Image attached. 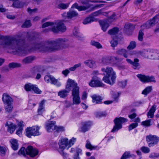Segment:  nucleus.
<instances>
[{"mask_svg":"<svg viewBox=\"0 0 159 159\" xmlns=\"http://www.w3.org/2000/svg\"><path fill=\"white\" fill-rule=\"evenodd\" d=\"M0 42L3 48L11 50L14 54L23 56L28 52V49L24 39H17L15 37L0 34Z\"/></svg>","mask_w":159,"mask_h":159,"instance_id":"nucleus-1","label":"nucleus"},{"mask_svg":"<svg viewBox=\"0 0 159 159\" xmlns=\"http://www.w3.org/2000/svg\"><path fill=\"white\" fill-rule=\"evenodd\" d=\"M67 40L65 38H59L55 40L46 43L41 42L34 44L33 50H38L40 51L51 52L62 49L66 48L65 43Z\"/></svg>","mask_w":159,"mask_h":159,"instance_id":"nucleus-2","label":"nucleus"},{"mask_svg":"<svg viewBox=\"0 0 159 159\" xmlns=\"http://www.w3.org/2000/svg\"><path fill=\"white\" fill-rule=\"evenodd\" d=\"M68 21L63 19V20L58 21L57 23L51 22H47L43 23L42 25V28H44L49 26H52L51 28L49 30H44L43 32H46L49 30H51L54 33H58L59 32H65L66 28L64 22H66Z\"/></svg>","mask_w":159,"mask_h":159,"instance_id":"nucleus-3","label":"nucleus"},{"mask_svg":"<svg viewBox=\"0 0 159 159\" xmlns=\"http://www.w3.org/2000/svg\"><path fill=\"white\" fill-rule=\"evenodd\" d=\"M101 70L105 72L103 75H105L102 78V80L105 82L111 85H113L115 83L116 75L112 68L107 66L106 68H102Z\"/></svg>","mask_w":159,"mask_h":159,"instance_id":"nucleus-4","label":"nucleus"},{"mask_svg":"<svg viewBox=\"0 0 159 159\" xmlns=\"http://www.w3.org/2000/svg\"><path fill=\"white\" fill-rule=\"evenodd\" d=\"M38 152L36 148L30 146L25 149L24 147H22L19 151L18 153L20 156L25 157L27 155H29L30 157H34L38 155Z\"/></svg>","mask_w":159,"mask_h":159,"instance_id":"nucleus-5","label":"nucleus"},{"mask_svg":"<svg viewBox=\"0 0 159 159\" xmlns=\"http://www.w3.org/2000/svg\"><path fill=\"white\" fill-rule=\"evenodd\" d=\"M127 119L124 117L116 118L114 120L115 125L111 132L114 133L120 129L122 128V123L127 122Z\"/></svg>","mask_w":159,"mask_h":159,"instance_id":"nucleus-6","label":"nucleus"},{"mask_svg":"<svg viewBox=\"0 0 159 159\" xmlns=\"http://www.w3.org/2000/svg\"><path fill=\"white\" fill-rule=\"evenodd\" d=\"M68 139L66 138L61 139L59 140L58 144L59 148L58 151L61 154L63 155V150L65 148H67L68 149L72 145L73 143L71 142L70 143L68 144Z\"/></svg>","mask_w":159,"mask_h":159,"instance_id":"nucleus-7","label":"nucleus"},{"mask_svg":"<svg viewBox=\"0 0 159 159\" xmlns=\"http://www.w3.org/2000/svg\"><path fill=\"white\" fill-rule=\"evenodd\" d=\"M40 127L39 126H33L31 127H28L25 129L26 135L29 138L31 136H38L40 134L39 131Z\"/></svg>","mask_w":159,"mask_h":159,"instance_id":"nucleus-8","label":"nucleus"},{"mask_svg":"<svg viewBox=\"0 0 159 159\" xmlns=\"http://www.w3.org/2000/svg\"><path fill=\"white\" fill-rule=\"evenodd\" d=\"M137 76L142 82L143 83L156 82L155 78L153 76H149L139 74L137 75Z\"/></svg>","mask_w":159,"mask_h":159,"instance_id":"nucleus-9","label":"nucleus"},{"mask_svg":"<svg viewBox=\"0 0 159 159\" xmlns=\"http://www.w3.org/2000/svg\"><path fill=\"white\" fill-rule=\"evenodd\" d=\"M159 13L157 15L153 18L147 21L146 23L141 26L143 29H149L153 26L159 21Z\"/></svg>","mask_w":159,"mask_h":159,"instance_id":"nucleus-10","label":"nucleus"},{"mask_svg":"<svg viewBox=\"0 0 159 159\" xmlns=\"http://www.w3.org/2000/svg\"><path fill=\"white\" fill-rule=\"evenodd\" d=\"M44 80L47 83H50L51 84L55 85L57 87L61 85V83L53 76L51 75H46L44 77Z\"/></svg>","mask_w":159,"mask_h":159,"instance_id":"nucleus-11","label":"nucleus"},{"mask_svg":"<svg viewBox=\"0 0 159 159\" xmlns=\"http://www.w3.org/2000/svg\"><path fill=\"white\" fill-rule=\"evenodd\" d=\"M146 141L148 143V146L151 147L157 143L159 138L155 135H149L147 136Z\"/></svg>","mask_w":159,"mask_h":159,"instance_id":"nucleus-12","label":"nucleus"},{"mask_svg":"<svg viewBox=\"0 0 159 159\" xmlns=\"http://www.w3.org/2000/svg\"><path fill=\"white\" fill-rule=\"evenodd\" d=\"M71 89H72V92L73 90L75 91L76 89H78V91H79V88L77 86V84L75 83L74 80L69 79L67 81L66 89L70 92Z\"/></svg>","mask_w":159,"mask_h":159,"instance_id":"nucleus-13","label":"nucleus"},{"mask_svg":"<svg viewBox=\"0 0 159 159\" xmlns=\"http://www.w3.org/2000/svg\"><path fill=\"white\" fill-rule=\"evenodd\" d=\"M25 89L27 91H33L37 94H40L42 92L36 85H34L30 83L26 84L25 86Z\"/></svg>","mask_w":159,"mask_h":159,"instance_id":"nucleus-14","label":"nucleus"},{"mask_svg":"<svg viewBox=\"0 0 159 159\" xmlns=\"http://www.w3.org/2000/svg\"><path fill=\"white\" fill-rule=\"evenodd\" d=\"M72 96L73 97V104L78 105L80 103L81 100L80 97L79 91L78 89L73 90L72 92Z\"/></svg>","mask_w":159,"mask_h":159,"instance_id":"nucleus-15","label":"nucleus"},{"mask_svg":"<svg viewBox=\"0 0 159 159\" xmlns=\"http://www.w3.org/2000/svg\"><path fill=\"white\" fill-rule=\"evenodd\" d=\"M89 85L93 87H103L105 85L95 77H93L89 83Z\"/></svg>","mask_w":159,"mask_h":159,"instance_id":"nucleus-16","label":"nucleus"},{"mask_svg":"<svg viewBox=\"0 0 159 159\" xmlns=\"http://www.w3.org/2000/svg\"><path fill=\"white\" fill-rule=\"evenodd\" d=\"M78 13L74 11H70L67 13L64 12L61 15L63 19L67 20V19H71L78 16Z\"/></svg>","mask_w":159,"mask_h":159,"instance_id":"nucleus-17","label":"nucleus"},{"mask_svg":"<svg viewBox=\"0 0 159 159\" xmlns=\"http://www.w3.org/2000/svg\"><path fill=\"white\" fill-rule=\"evenodd\" d=\"M5 125L7 127V131L11 134H12L15 131L16 127V125L10 122H7Z\"/></svg>","mask_w":159,"mask_h":159,"instance_id":"nucleus-18","label":"nucleus"},{"mask_svg":"<svg viewBox=\"0 0 159 159\" xmlns=\"http://www.w3.org/2000/svg\"><path fill=\"white\" fill-rule=\"evenodd\" d=\"M2 100L5 104H10L13 102L12 98L7 93H4L2 95Z\"/></svg>","mask_w":159,"mask_h":159,"instance_id":"nucleus-19","label":"nucleus"},{"mask_svg":"<svg viewBox=\"0 0 159 159\" xmlns=\"http://www.w3.org/2000/svg\"><path fill=\"white\" fill-rule=\"evenodd\" d=\"M55 124L56 122L53 121H49L46 123V129L48 132H52L54 130Z\"/></svg>","mask_w":159,"mask_h":159,"instance_id":"nucleus-20","label":"nucleus"},{"mask_svg":"<svg viewBox=\"0 0 159 159\" xmlns=\"http://www.w3.org/2000/svg\"><path fill=\"white\" fill-rule=\"evenodd\" d=\"M36 57L34 56H29L25 57L22 60V63L23 64H27L31 63L34 60Z\"/></svg>","mask_w":159,"mask_h":159,"instance_id":"nucleus-21","label":"nucleus"},{"mask_svg":"<svg viewBox=\"0 0 159 159\" xmlns=\"http://www.w3.org/2000/svg\"><path fill=\"white\" fill-rule=\"evenodd\" d=\"M153 50L151 49H144L142 52V55L145 58L152 59V55Z\"/></svg>","mask_w":159,"mask_h":159,"instance_id":"nucleus-22","label":"nucleus"},{"mask_svg":"<svg viewBox=\"0 0 159 159\" xmlns=\"http://www.w3.org/2000/svg\"><path fill=\"white\" fill-rule=\"evenodd\" d=\"M116 53L118 55H123L126 58L128 57V51L126 49L124 48L117 49Z\"/></svg>","mask_w":159,"mask_h":159,"instance_id":"nucleus-23","label":"nucleus"},{"mask_svg":"<svg viewBox=\"0 0 159 159\" xmlns=\"http://www.w3.org/2000/svg\"><path fill=\"white\" fill-rule=\"evenodd\" d=\"M92 125V123L90 121L85 122L81 128V131L83 132L88 131Z\"/></svg>","mask_w":159,"mask_h":159,"instance_id":"nucleus-24","label":"nucleus"},{"mask_svg":"<svg viewBox=\"0 0 159 159\" xmlns=\"http://www.w3.org/2000/svg\"><path fill=\"white\" fill-rule=\"evenodd\" d=\"M69 92L66 89H63L59 91L58 93V95L61 98H65L68 95Z\"/></svg>","mask_w":159,"mask_h":159,"instance_id":"nucleus-25","label":"nucleus"},{"mask_svg":"<svg viewBox=\"0 0 159 159\" xmlns=\"http://www.w3.org/2000/svg\"><path fill=\"white\" fill-rule=\"evenodd\" d=\"M99 23L102 30L103 31L105 32L109 25L107 21L105 20H100Z\"/></svg>","mask_w":159,"mask_h":159,"instance_id":"nucleus-26","label":"nucleus"},{"mask_svg":"<svg viewBox=\"0 0 159 159\" xmlns=\"http://www.w3.org/2000/svg\"><path fill=\"white\" fill-rule=\"evenodd\" d=\"M157 106L154 105L150 108L147 113V116L148 118H152L154 117L155 112L156 110Z\"/></svg>","mask_w":159,"mask_h":159,"instance_id":"nucleus-27","label":"nucleus"},{"mask_svg":"<svg viewBox=\"0 0 159 159\" xmlns=\"http://www.w3.org/2000/svg\"><path fill=\"white\" fill-rule=\"evenodd\" d=\"M11 144V147L12 149L15 150H17L18 148V141L15 139H11L10 140Z\"/></svg>","mask_w":159,"mask_h":159,"instance_id":"nucleus-28","label":"nucleus"},{"mask_svg":"<svg viewBox=\"0 0 159 159\" xmlns=\"http://www.w3.org/2000/svg\"><path fill=\"white\" fill-rule=\"evenodd\" d=\"M45 102V101L43 100L39 104V106L38 110V113L39 115H41L45 111L44 104Z\"/></svg>","mask_w":159,"mask_h":159,"instance_id":"nucleus-29","label":"nucleus"},{"mask_svg":"<svg viewBox=\"0 0 159 159\" xmlns=\"http://www.w3.org/2000/svg\"><path fill=\"white\" fill-rule=\"evenodd\" d=\"M92 101L93 102L98 104L101 103L102 102V97L96 95H93L92 97Z\"/></svg>","mask_w":159,"mask_h":159,"instance_id":"nucleus-30","label":"nucleus"},{"mask_svg":"<svg viewBox=\"0 0 159 159\" xmlns=\"http://www.w3.org/2000/svg\"><path fill=\"white\" fill-rule=\"evenodd\" d=\"M112 57L110 56H107L102 58V61L103 64L107 65L111 63Z\"/></svg>","mask_w":159,"mask_h":159,"instance_id":"nucleus-31","label":"nucleus"},{"mask_svg":"<svg viewBox=\"0 0 159 159\" xmlns=\"http://www.w3.org/2000/svg\"><path fill=\"white\" fill-rule=\"evenodd\" d=\"M72 7L75 8L77 9L79 11H85L88 9V6L87 7H84V6H79L78 4L76 3L73 5Z\"/></svg>","mask_w":159,"mask_h":159,"instance_id":"nucleus-32","label":"nucleus"},{"mask_svg":"<svg viewBox=\"0 0 159 159\" xmlns=\"http://www.w3.org/2000/svg\"><path fill=\"white\" fill-rule=\"evenodd\" d=\"M134 154H131L129 152H125L121 156L120 159H127L131 157H135Z\"/></svg>","mask_w":159,"mask_h":159,"instance_id":"nucleus-33","label":"nucleus"},{"mask_svg":"<svg viewBox=\"0 0 159 159\" xmlns=\"http://www.w3.org/2000/svg\"><path fill=\"white\" fill-rule=\"evenodd\" d=\"M64 128L61 126H55L54 127V130L55 131L54 132V134L55 135H56L58 133L61 132L64 130Z\"/></svg>","mask_w":159,"mask_h":159,"instance_id":"nucleus-34","label":"nucleus"},{"mask_svg":"<svg viewBox=\"0 0 159 159\" xmlns=\"http://www.w3.org/2000/svg\"><path fill=\"white\" fill-rule=\"evenodd\" d=\"M84 64L90 68H93L95 65V62L93 60H88L84 62Z\"/></svg>","mask_w":159,"mask_h":159,"instance_id":"nucleus-35","label":"nucleus"},{"mask_svg":"<svg viewBox=\"0 0 159 159\" xmlns=\"http://www.w3.org/2000/svg\"><path fill=\"white\" fill-rule=\"evenodd\" d=\"M139 60L137 58H135L134 60V61L132 62V65L133 68L134 69H139V64L138 63Z\"/></svg>","mask_w":159,"mask_h":159,"instance_id":"nucleus-36","label":"nucleus"},{"mask_svg":"<svg viewBox=\"0 0 159 159\" xmlns=\"http://www.w3.org/2000/svg\"><path fill=\"white\" fill-rule=\"evenodd\" d=\"M69 3H60L58 5L57 7L61 9H66L69 7Z\"/></svg>","mask_w":159,"mask_h":159,"instance_id":"nucleus-37","label":"nucleus"},{"mask_svg":"<svg viewBox=\"0 0 159 159\" xmlns=\"http://www.w3.org/2000/svg\"><path fill=\"white\" fill-rule=\"evenodd\" d=\"M90 44L91 45L95 46L98 49L102 48V46L98 42H96L94 40H92L90 42Z\"/></svg>","mask_w":159,"mask_h":159,"instance_id":"nucleus-38","label":"nucleus"},{"mask_svg":"<svg viewBox=\"0 0 159 159\" xmlns=\"http://www.w3.org/2000/svg\"><path fill=\"white\" fill-rule=\"evenodd\" d=\"M21 66V65L20 63L17 62H11L8 64V66L10 68L20 67Z\"/></svg>","mask_w":159,"mask_h":159,"instance_id":"nucleus-39","label":"nucleus"},{"mask_svg":"<svg viewBox=\"0 0 159 159\" xmlns=\"http://www.w3.org/2000/svg\"><path fill=\"white\" fill-rule=\"evenodd\" d=\"M12 6L15 8H21L23 7V4L21 2L14 1Z\"/></svg>","mask_w":159,"mask_h":159,"instance_id":"nucleus-40","label":"nucleus"},{"mask_svg":"<svg viewBox=\"0 0 159 159\" xmlns=\"http://www.w3.org/2000/svg\"><path fill=\"white\" fill-rule=\"evenodd\" d=\"M95 19V18L92 17H88L83 20V23L85 25L89 24L94 21Z\"/></svg>","mask_w":159,"mask_h":159,"instance_id":"nucleus-41","label":"nucleus"},{"mask_svg":"<svg viewBox=\"0 0 159 159\" xmlns=\"http://www.w3.org/2000/svg\"><path fill=\"white\" fill-rule=\"evenodd\" d=\"M6 105V106L5 107L6 112L8 113L11 112L13 108L11 103Z\"/></svg>","mask_w":159,"mask_h":159,"instance_id":"nucleus-42","label":"nucleus"},{"mask_svg":"<svg viewBox=\"0 0 159 159\" xmlns=\"http://www.w3.org/2000/svg\"><path fill=\"white\" fill-rule=\"evenodd\" d=\"M119 31V28L117 27H114L110 30L108 31V33L111 35H116L117 34Z\"/></svg>","mask_w":159,"mask_h":159,"instance_id":"nucleus-43","label":"nucleus"},{"mask_svg":"<svg viewBox=\"0 0 159 159\" xmlns=\"http://www.w3.org/2000/svg\"><path fill=\"white\" fill-rule=\"evenodd\" d=\"M152 90V88L151 86L146 87L142 92V94L147 95L150 93Z\"/></svg>","mask_w":159,"mask_h":159,"instance_id":"nucleus-44","label":"nucleus"},{"mask_svg":"<svg viewBox=\"0 0 159 159\" xmlns=\"http://www.w3.org/2000/svg\"><path fill=\"white\" fill-rule=\"evenodd\" d=\"M136 46V43L134 41H131L127 47V48L128 50H131L134 49Z\"/></svg>","mask_w":159,"mask_h":159,"instance_id":"nucleus-45","label":"nucleus"},{"mask_svg":"<svg viewBox=\"0 0 159 159\" xmlns=\"http://www.w3.org/2000/svg\"><path fill=\"white\" fill-rule=\"evenodd\" d=\"M151 120H148L143 121L141 123V125L146 127H149L151 125Z\"/></svg>","mask_w":159,"mask_h":159,"instance_id":"nucleus-46","label":"nucleus"},{"mask_svg":"<svg viewBox=\"0 0 159 159\" xmlns=\"http://www.w3.org/2000/svg\"><path fill=\"white\" fill-rule=\"evenodd\" d=\"M31 25L30 20H26L22 25V27L28 28Z\"/></svg>","mask_w":159,"mask_h":159,"instance_id":"nucleus-47","label":"nucleus"},{"mask_svg":"<svg viewBox=\"0 0 159 159\" xmlns=\"http://www.w3.org/2000/svg\"><path fill=\"white\" fill-rule=\"evenodd\" d=\"M79 2L81 3L82 4L85 5L84 7L89 6L88 9L91 7V5L89 4V1L88 0H80Z\"/></svg>","mask_w":159,"mask_h":159,"instance_id":"nucleus-48","label":"nucleus"},{"mask_svg":"<svg viewBox=\"0 0 159 159\" xmlns=\"http://www.w3.org/2000/svg\"><path fill=\"white\" fill-rule=\"evenodd\" d=\"M151 58L152 59H159V52H154L153 50L152 55Z\"/></svg>","mask_w":159,"mask_h":159,"instance_id":"nucleus-49","label":"nucleus"},{"mask_svg":"<svg viewBox=\"0 0 159 159\" xmlns=\"http://www.w3.org/2000/svg\"><path fill=\"white\" fill-rule=\"evenodd\" d=\"M7 149L4 147L0 146V154L2 156L5 155Z\"/></svg>","mask_w":159,"mask_h":159,"instance_id":"nucleus-50","label":"nucleus"},{"mask_svg":"<svg viewBox=\"0 0 159 159\" xmlns=\"http://www.w3.org/2000/svg\"><path fill=\"white\" fill-rule=\"evenodd\" d=\"M81 66V63H79L78 64H75L74 66H73L70 68L69 70L71 71H75L77 68Z\"/></svg>","mask_w":159,"mask_h":159,"instance_id":"nucleus-51","label":"nucleus"},{"mask_svg":"<svg viewBox=\"0 0 159 159\" xmlns=\"http://www.w3.org/2000/svg\"><path fill=\"white\" fill-rule=\"evenodd\" d=\"M144 35V34L143 32V31L142 30H140L138 37V39L139 40L141 41H142Z\"/></svg>","mask_w":159,"mask_h":159,"instance_id":"nucleus-52","label":"nucleus"},{"mask_svg":"<svg viewBox=\"0 0 159 159\" xmlns=\"http://www.w3.org/2000/svg\"><path fill=\"white\" fill-rule=\"evenodd\" d=\"M135 111L134 109H132L131 110V113H132L131 114L129 115L128 116L130 119H132L135 118L136 116V114L135 112H133L134 111Z\"/></svg>","mask_w":159,"mask_h":159,"instance_id":"nucleus-53","label":"nucleus"},{"mask_svg":"<svg viewBox=\"0 0 159 159\" xmlns=\"http://www.w3.org/2000/svg\"><path fill=\"white\" fill-rule=\"evenodd\" d=\"M138 125V124L137 123H133L131 124L129 126V131L133 129L136 127Z\"/></svg>","mask_w":159,"mask_h":159,"instance_id":"nucleus-54","label":"nucleus"},{"mask_svg":"<svg viewBox=\"0 0 159 159\" xmlns=\"http://www.w3.org/2000/svg\"><path fill=\"white\" fill-rule=\"evenodd\" d=\"M18 127V128L17 130L22 131L23 129L24 126V125L23 124V121L19 122L17 124Z\"/></svg>","mask_w":159,"mask_h":159,"instance_id":"nucleus-55","label":"nucleus"},{"mask_svg":"<svg viewBox=\"0 0 159 159\" xmlns=\"http://www.w3.org/2000/svg\"><path fill=\"white\" fill-rule=\"evenodd\" d=\"M127 81L125 80L124 81L119 82L118 83L119 86L122 88H124L126 85Z\"/></svg>","mask_w":159,"mask_h":159,"instance_id":"nucleus-56","label":"nucleus"},{"mask_svg":"<svg viewBox=\"0 0 159 159\" xmlns=\"http://www.w3.org/2000/svg\"><path fill=\"white\" fill-rule=\"evenodd\" d=\"M141 150L143 152L145 153H149L150 151V149L149 148L144 146L141 147Z\"/></svg>","mask_w":159,"mask_h":159,"instance_id":"nucleus-57","label":"nucleus"},{"mask_svg":"<svg viewBox=\"0 0 159 159\" xmlns=\"http://www.w3.org/2000/svg\"><path fill=\"white\" fill-rule=\"evenodd\" d=\"M73 33L74 35L78 39H80V34L79 33V31L78 30L76 29L75 28L73 30Z\"/></svg>","mask_w":159,"mask_h":159,"instance_id":"nucleus-58","label":"nucleus"},{"mask_svg":"<svg viewBox=\"0 0 159 159\" xmlns=\"http://www.w3.org/2000/svg\"><path fill=\"white\" fill-rule=\"evenodd\" d=\"M86 147L87 148L92 150V148L93 146L91 144L89 141L87 140L86 141V143L85 145Z\"/></svg>","mask_w":159,"mask_h":159,"instance_id":"nucleus-59","label":"nucleus"},{"mask_svg":"<svg viewBox=\"0 0 159 159\" xmlns=\"http://www.w3.org/2000/svg\"><path fill=\"white\" fill-rule=\"evenodd\" d=\"M159 156V154L156 153H152L150 154L149 157L152 158H156Z\"/></svg>","mask_w":159,"mask_h":159,"instance_id":"nucleus-60","label":"nucleus"},{"mask_svg":"<svg viewBox=\"0 0 159 159\" xmlns=\"http://www.w3.org/2000/svg\"><path fill=\"white\" fill-rule=\"evenodd\" d=\"M37 10L38 9L36 8L34 9H31L30 7H29L27 8V11L30 14L35 13L37 11Z\"/></svg>","mask_w":159,"mask_h":159,"instance_id":"nucleus-61","label":"nucleus"},{"mask_svg":"<svg viewBox=\"0 0 159 159\" xmlns=\"http://www.w3.org/2000/svg\"><path fill=\"white\" fill-rule=\"evenodd\" d=\"M102 4H99V5H95V6H93V7H92L90 9V11H93L95 10L97 8H100L102 7Z\"/></svg>","mask_w":159,"mask_h":159,"instance_id":"nucleus-62","label":"nucleus"},{"mask_svg":"<svg viewBox=\"0 0 159 159\" xmlns=\"http://www.w3.org/2000/svg\"><path fill=\"white\" fill-rule=\"evenodd\" d=\"M111 46L114 47L117 46L118 42L117 41L114 40H112L110 42Z\"/></svg>","mask_w":159,"mask_h":159,"instance_id":"nucleus-63","label":"nucleus"},{"mask_svg":"<svg viewBox=\"0 0 159 159\" xmlns=\"http://www.w3.org/2000/svg\"><path fill=\"white\" fill-rule=\"evenodd\" d=\"M64 105L65 107L68 108L70 107L71 104V102L67 100H65L64 102Z\"/></svg>","mask_w":159,"mask_h":159,"instance_id":"nucleus-64","label":"nucleus"}]
</instances>
